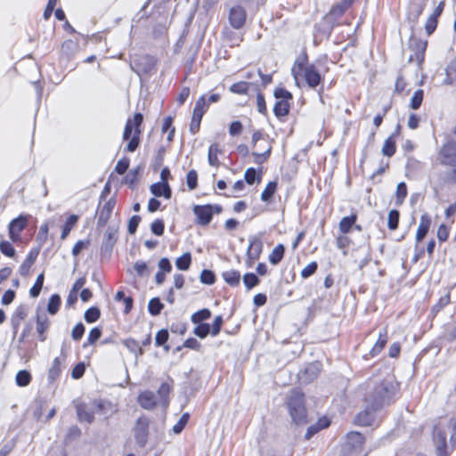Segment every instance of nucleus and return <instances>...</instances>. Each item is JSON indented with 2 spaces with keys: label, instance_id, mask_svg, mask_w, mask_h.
<instances>
[{
  "label": "nucleus",
  "instance_id": "27",
  "mask_svg": "<svg viewBox=\"0 0 456 456\" xmlns=\"http://www.w3.org/2000/svg\"><path fill=\"white\" fill-rule=\"evenodd\" d=\"M336 27L332 21L328 22L327 18L323 17L318 25H316V31L322 37L329 38L331 35L333 28Z\"/></svg>",
  "mask_w": 456,
  "mask_h": 456
},
{
  "label": "nucleus",
  "instance_id": "13",
  "mask_svg": "<svg viewBox=\"0 0 456 456\" xmlns=\"http://www.w3.org/2000/svg\"><path fill=\"white\" fill-rule=\"evenodd\" d=\"M148 428H149V419L148 418L142 416L140 417L137 421L134 428V438L136 444L143 447L148 439Z\"/></svg>",
  "mask_w": 456,
  "mask_h": 456
},
{
  "label": "nucleus",
  "instance_id": "4",
  "mask_svg": "<svg viewBox=\"0 0 456 456\" xmlns=\"http://www.w3.org/2000/svg\"><path fill=\"white\" fill-rule=\"evenodd\" d=\"M438 159L443 166L450 167L451 170L442 175L444 183H456V142L447 140L438 151Z\"/></svg>",
  "mask_w": 456,
  "mask_h": 456
},
{
  "label": "nucleus",
  "instance_id": "3",
  "mask_svg": "<svg viewBox=\"0 0 456 456\" xmlns=\"http://www.w3.org/2000/svg\"><path fill=\"white\" fill-rule=\"evenodd\" d=\"M286 405L293 424L304 426L309 422L305 397L299 389L294 388L289 392Z\"/></svg>",
  "mask_w": 456,
  "mask_h": 456
},
{
  "label": "nucleus",
  "instance_id": "15",
  "mask_svg": "<svg viewBox=\"0 0 456 456\" xmlns=\"http://www.w3.org/2000/svg\"><path fill=\"white\" fill-rule=\"evenodd\" d=\"M36 323L38 338L40 341L43 342L46 339V336L45 335V333L50 327V321L47 317L46 313L44 310H41L39 308L37 310Z\"/></svg>",
  "mask_w": 456,
  "mask_h": 456
},
{
  "label": "nucleus",
  "instance_id": "55",
  "mask_svg": "<svg viewBox=\"0 0 456 456\" xmlns=\"http://www.w3.org/2000/svg\"><path fill=\"white\" fill-rule=\"evenodd\" d=\"M423 97H424L423 90L422 89L416 90L411 99L410 107L412 110H418L422 103Z\"/></svg>",
  "mask_w": 456,
  "mask_h": 456
},
{
  "label": "nucleus",
  "instance_id": "31",
  "mask_svg": "<svg viewBox=\"0 0 456 456\" xmlns=\"http://www.w3.org/2000/svg\"><path fill=\"white\" fill-rule=\"evenodd\" d=\"M285 253V247L283 244H278L270 253L268 259L269 262L276 265H278L283 258Z\"/></svg>",
  "mask_w": 456,
  "mask_h": 456
},
{
  "label": "nucleus",
  "instance_id": "25",
  "mask_svg": "<svg viewBox=\"0 0 456 456\" xmlns=\"http://www.w3.org/2000/svg\"><path fill=\"white\" fill-rule=\"evenodd\" d=\"M387 343V329H383L379 331V338L375 345L370 351V354L374 357L378 355L384 348L386 344Z\"/></svg>",
  "mask_w": 456,
  "mask_h": 456
},
{
  "label": "nucleus",
  "instance_id": "33",
  "mask_svg": "<svg viewBox=\"0 0 456 456\" xmlns=\"http://www.w3.org/2000/svg\"><path fill=\"white\" fill-rule=\"evenodd\" d=\"M78 221V216L70 215L62 226L61 239L65 240Z\"/></svg>",
  "mask_w": 456,
  "mask_h": 456
},
{
  "label": "nucleus",
  "instance_id": "5",
  "mask_svg": "<svg viewBox=\"0 0 456 456\" xmlns=\"http://www.w3.org/2000/svg\"><path fill=\"white\" fill-rule=\"evenodd\" d=\"M142 114L138 112L134 115L133 118H128L126 123L123 133V140H129L126 147V151L128 152L135 151L140 144V126L142 123Z\"/></svg>",
  "mask_w": 456,
  "mask_h": 456
},
{
  "label": "nucleus",
  "instance_id": "10",
  "mask_svg": "<svg viewBox=\"0 0 456 456\" xmlns=\"http://www.w3.org/2000/svg\"><path fill=\"white\" fill-rule=\"evenodd\" d=\"M354 0H341L336 4L330 11L324 16L327 21H332L336 26L339 25V19L344 15L346 11L353 4Z\"/></svg>",
  "mask_w": 456,
  "mask_h": 456
},
{
  "label": "nucleus",
  "instance_id": "44",
  "mask_svg": "<svg viewBox=\"0 0 456 456\" xmlns=\"http://www.w3.org/2000/svg\"><path fill=\"white\" fill-rule=\"evenodd\" d=\"M243 283L247 289L250 290L260 283V280L256 273H247L243 276Z\"/></svg>",
  "mask_w": 456,
  "mask_h": 456
},
{
  "label": "nucleus",
  "instance_id": "30",
  "mask_svg": "<svg viewBox=\"0 0 456 456\" xmlns=\"http://www.w3.org/2000/svg\"><path fill=\"white\" fill-rule=\"evenodd\" d=\"M356 220V214H352L350 216H344L339 222V230L341 231V232L344 234L348 233L351 231L352 227L354 225Z\"/></svg>",
  "mask_w": 456,
  "mask_h": 456
},
{
  "label": "nucleus",
  "instance_id": "45",
  "mask_svg": "<svg viewBox=\"0 0 456 456\" xmlns=\"http://www.w3.org/2000/svg\"><path fill=\"white\" fill-rule=\"evenodd\" d=\"M395 140L392 137L387 138L382 147V154L387 157H392L395 153Z\"/></svg>",
  "mask_w": 456,
  "mask_h": 456
},
{
  "label": "nucleus",
  "instance_id": "6",
  "mask_svg": "<svg viewBox=\"0 0 456 456\" xmlns=\"http://www.w3.org/2000/svg\"><path fill=\"white\" fill-rule=\"evenodd\" d=\"M273 95L276 99L273 113L280 120H282L289 113V102L293 98L292 94L283 87H278L275 88Z\"/></svg>",
  "mask_w": 456,
  "mask_h": 456
},
{
  "label": "nucleus",
  "instance_id": "14",
  "mask_svg": "<svg viewBox=\"0 0 456 456\" xmlns=\"http://www.w3.org/2000/svg\"><path fill=\"white\" fill-rule=\"evenodd\" d=\"M426 6L425 0H411L408 8L407 18L413 28Z\"/></svg>",
  "mask_w": 456,
  "mask_h": 456
},
{
  "label": "nucleus",
  "instance_id": "39",
  "mask_svg": "<svg viewBox=\"0 0 456 456\" xmlns=\"http://www.w3.org/2000/svg\"><path fill=\"white\" fill-rule=\"evenodd\" d=\"M261 171L258 173L254 167H248L245 171L244 178L247 183L252 185L255 183H259L261 181Z\"/></svg>",
  "mask_w": 456,
  "mask_h": 456
},
{
  "label": "nucleus",
  "instance_id": "57",
  "mask_svg": "<svg viewBox=\"0 0 456 456\" xmlns=\"http://www.w3.org/2000/svg\"><path fill=\"white\" fill-rule=\"evenodd\" d=\"M209 105L207 102L206 95L200 96L195 103L193 111L197 113V110L200 111V114L204 116L205 112L208 110Z\"/></svg>",
  "mask_w": 456,
  "mask_h": 456
},
{
  "label": "nucleus",
  "instance_id": "16",
  "mask_svg": "<svg viewBox=\"0 0 456 456\" xmlns=\"http://www.w3.org/2000/svg\"><path fill=\"white\" fill-rule=\"evenodd\" d=\"M249 245L247 250L248 257L256 261L258 260L263 250V241L260 235H254L248 239Z\"/></svg>",
  "mask_w": 456,
  "mask_h": 456
},
{
  "label": "nucleus",
  "instance_id": "51",
  "mask_svg": "<svg viewBox=\"0 0 456 456\" xmlns=\"http://www.w3.org/2000/svg\"><path fill=\"white\" fill-rule=\"evenodd\" d=\"M400 213L396 209H392L388 213L387 226L390 230H396L399 224Z\"/></svg>",
  "mask_w": 456,
  "mask_h": 456
},
{
  "label": "nucleus",
  "instance_id": "59",
  "mask_svg": "<svg viewBox=\"0 0 456 456\" xmlns=\"http://www.w3.org/2000/svg\"><path fill=\"white\" fill-rule=\"evenodd\" d=\"M200 279L203 284L212 285L216 281V275L211 270L204 269L200 273Z\"/></svg>",
  "mask_w": 456,
  "mask_h": 456
},
{
  "label": "nucleus",
  "instance_id": "38",
  "mask_svg": "<svg viewBox=\"0 0 456 456\" xmlns=\"http://www.w3.org/2000/svg\"><path fill=\"white\" fill-rule=\"evenodd\" d=\"M277 190V182L271 181L267 183L266 187L261 193V200L264 202H268L273 197L275 191Z\"/></svg>",
  "mask_w": 456,
  "mask_h": 456
},
{
  "label": "nucleus",
  "instance_id": "17",
  "mask_svg": "<svg viewBox=\"0 0 456 456\" xmlns=\"http://www.w3.org/2000/svg\"><path fill=\"white\" fill-rule=\"evenodd\" d=\"M27 315H28V306L25 305H20L14 311V313L11 318V324H12L13 338L16 337L19 328H20V325L21 322L27 317Z\"/></svg>",
  "mask_w": 456,
  "mask_h": 456
},
{
  "label": "nucleus",
  "instance_id": "61",
  "mask_svg": "<svg viewBox=\"0 0 456 456\" xmlns=\"http://www.w3.org/2000/svg\"><path fill=\"white\" fill-rule=\"evenodd\" d=\"M102 336V330L98 327L93 328L87 337V342L83 345L86 347L88 345H94Z\"/></svg>",
  "mask_w": 456,
  "mask_h": 456
},
{
  "label": "nucleus",
  "instance_id": "21",
  "mask_svg": "<svg viewBox=\"0 0 456 456\" xmlns=\"http://www.w3.org/2000/svg\"><path fill=\"white\" fill-rule=\"evenodd\" d=\"M150 191L156 197H164L168 200L172 196V190L168 183H155L151 185Z\"/></svg>",
  "mask_w": 456,
  "mask_h": 456
},
{
  "label": "nucleus",
  "instance_id": "26",
  "mask_svg": "<svg viewBox=\"0 0 456 456\" xmlns=\"http://www.w3.org/2000/svg\"><path fill=\"white\" fill-rule=\"evenodd\" d=\"M222 277L231 287H237L240 283V273L237 270H227L223 272Z\"/></svg>",
  "mask_w": 456,
  "mask_h": 456
},
{
  "label": "nucleus",
  "instance_id": "52",
  "mask_svg": "<svg viewBox=\"0 0 456 456\" xmlns=\"http://www.w3.org/2000/svg\"><path fill=\"white\" fill-rule=\"evenodd\" d=\"M45 276L44 273H40L36 280L35 284L29 289V295L31 297H37L41 292L44 284Z\"/></svg>",
  "mask_w": 456,
  "mask_h": 456
},
{
  "label": "nucleus",
  "instance_id": "20",
  "mask_svg": "<svg viewBox=\"0 0 456 456\" xmlns=\"http://www.w3.org/2000/svg\"><path fill=\"white\" fill-rule=\"evenodd\" d=\"M431 224L430 216L425 213L420 216L419 224L416 232V242L419 243L428 234Z\"/></svg>",
  "mask_w": 456,
  "mask_h": 456
},
{
  "label": "nucleus",
  "instance_id": "22",
  "mask_svg": "<svg viewBox=\"0 0 456 456\" xmlns=\"http://www.w3.org/2000/svg\"><path fill=\"white\" fill-rule=\"evenodd\" d=\"M377 410H371L368 404H366V409L358 413L356 416L355 421L358 425L361 426H370L374 422V411Z\"/></svg>",
  "mask_w": 456,
  "mask_h": 456
},
{
  "label": "nucleus",
  "instance_id": "34",
  "mask_svg": "<svg viewBox=\"0 0 456 456\" xmlns=\"http://www.w3.org/2000/svg\"><path fill=\"white\" fill-rule=\"evenodd\" d=\"M169 338V333L167 329L159 330L155 337V345L157 346H163L166 351L170 349V346L167 344Z\"/></svg>",
  "mask_w": 456,
  "mask_h": 456
},
{
  "label": "nucleus",
  "instance_id": "62",
  "mask_svg": "<svg viewBox=\"0 0 456 456\" xmlns=\"http://www.w3.org/2000/svg\"><path fill=\"white\" fill-rule=\"evenodd\" d=\"M186 183L190 190H194L198 185V174L196 170L191 169L187 173Z\"/></svg>",
  "mask_w": 456,
  "mask_h": 456
},
{
  "label": "nucleus",
  "instance_id": "49",
  "mask_svg": "<svg viewBox=\"0 0 456 456\" xmlns=\"http://www.w3.org/2000/svg\"><path fill=\"white\" fill-rule=\"evenodd\" d=\"M101 316V311L96 306H92L88 308L84 314V318L86 322L93 323L95 322Z\"/></svg>",
  "mask_w": 456,
  "mask_h": 456
},
{
  "label": "nucleus",
  "instance_id": "37",
  "mask_svg": "<svg viewBox=\"0 0 456 456\" xmlns=\"http://www.w3.org/2000/svg\"><path fill=\"white\" fill-rule=\"evenodd\" d=\"M61 304V297L58 294H53L47 304V312L52 315L56 314L60 309Z\"/></svg>",
  "mask_w": 456,
  "mask_h": 456
},
{
  "label": "nucleus",
  "instance_id": "58",
  "mask_svg": "<svg viewBox=\"0 0 456 456\" xmlns=\"http://www.w3.org/2000/svg\"><path fill=\"white\" fill-rule=\"evenodd\" d=\"M395 196L396 203L402 204L407 196V185L404 182H401L397 184Z\"/></svg>",
  "mask_w": 456,
  "mask_h": 456
},
{
  "label": "nucleus",
  "instance_id": "11",
  "mask_svg": "<svg viewBox=\"0 0 456 456\" xmlns=\"http://www.w3.org/2000/svg\"><path fill=\"white\" fill-rule=\"evenodd\" d=\"M192 212L196 216V224L206 226L210 224L213 218L211 204L195 205Z\"/></svg>",
  "mask_w": 456,
  "mask_h": 456
},
{
  "label": "nucleus",
  "instance_id": "64",
  "mask_svg": "<svg viewBox=\"0 0 456 456\" xmlns=\"http://www.w3.org/2000/svg\"><path fill=\"white\" fill-rule=\"evenodd\" d=\"M0 250L4 255L9 257H12L15 255L14 247L7 240L0 242Z\"/></svg>",
  "mask_w": 456,
  "mask_h": 456
},
{
  "label": "nucleus",
  "instance_id": "7",
  "mask_svg": "<svg viewBox=\"0 0 456 456\" xmlns=\"http://www.w3.org/2000/svg\"><path fill=\"white\" fill-rule=\"evenodd\" d=\"M158 60L151 55L138 56L131 62L130 67L137 75H151L156 70Z\"/></svg>",
  "mask_w": 456,
  "mask_h": 456
},
{
  "label": "nucleus",
  "instance_id": "29",
  "mask_svg": "<svg viewBox=\"0 0 456 456\" xmlns=\"http://www.w3.org/2000/svg\"><path fill=\"white\" fill-rule=\"evenodd\" d=\"M222 153V150L218 143H212L208 148V160L210 166L218 167L220 162L218 154Z\"/></svg>",
  "mask_w": 456,
  "mask_h": 456
},
{
  "label": "nucleus",
  "instance_id": "42",
  "mask_svg": "<svg viewBox=\"0 0 456 456\" xmlns=\"http://www.w3.org/2000/svg\"><path fill=\"white\" fill-rule=\"evenodd\" d=\"M164 308V305L161 303L159 297H153L149 301L148 311L152 316L159 315Z\"/></svg>",
  "mask_w": 456,
  "mask_h": 456
},
{
  "label": "nucleus",
  "instance_id": "53",
  "mask_svg": "<svg viewBox=\"0 0 456 456\" xmlns=\"http://www.w3.org/2000/svg\"><path fill=\"white\" fill-rule=\"evenodd\" d=\"M202 118L203 116L200 114V111L197 110V113L193 111L190 124L191 134H195L199 132Z\"/></svg>",
  "mask_w": 456,
  "mask_h": 456
},
{
  "label": "nucleus",
  "instance_id": "12",
  "mask_svg": "<svg viewBox=\"0 0 456 456\" xmlns=\"http://www.w3.org/2000/svg\"><path fill=\"white\" fill-rule=\"evenodd\" d=\"M246 10L241 5H235L230 9L228 19L230 25L233 28H241L246 22Z\"/></svg>",
  "mask_w": 456,
  "mask_h": 456
},
{
  "label": "nucleus",
  "instance_id": "18",
  "mask_svg": "<svg viewBox=\"0 0 456 456\" xmlns=\"http://www.w3.org/2000/svg\"><path fill=\"white\" fill-rule=\"evenodd\" d=\"M116 200L115 199L111 198L110 199L102 208L98 214L97 218V226L98 227H103L107 224L108 221L110 220L113 208L115 207Z\"/></svg>",
  "mask_w": 456,
  "mask_h": 456
},
{
  "label": "nucleus",
  "instance_id": "41",
  "mask_svg": "<svg viewBox=\"0 0 456 456\" xmlns=\"http://www.w3.org/2000/svg\"><path fill=\"white\" fill-rule=\"evenodd\" d=\"M210 316H211L210 310L208 309V308H203L201 310H199V311L195 312L191 315V321L194 324H200V323H203L202 322L203 321H206V320L209 319Z\"/></svg>",
  "mask_w": 456,
  "mask_h": 456
},
{
  "label": "nucleus",
  "instance_id": "48",
  "mask_svg": "<svg viewBox=\"0 0 456 456\" xmlns=\"http://www.w3.org/2000/svg\"><path fill=\"white\" fill-rule=\"evenodd\" d=\"M250 85L252 84L246 81H240L232 84L230 86V91L236 94H247Z\"/></svg>",
  "mask_w": 456,
  "mask_h": 456
},
{
  "label": "nucleus",
  "instance_id": "50",
  "mask_svg": "<svg viewBox=\"0 0 456 456\" xmlns=\"http://www.w3.org/2000/svg\"><path fill=\"white\" fill-rule=\"evenodd\" d=\"M271 152H272V145L270 142H267V147L263 153H258V152L252 153V155L255 158L254 162L258 165L263 164L264 162H265L268 159V158L271 155Z\"/></svg>",
  "mask_w": 456,
  "mask_h": 456
},
{
  "label": "nucleus",
  "instance_id": "19",
  "mask_svg": "<svg viewBox=\"0 0 456 456\" xmlns=\"http://www.w3.org/2000/svg\"><path fill=\"white\" fill-rule=\"evenodd\" d=\"M138 403L145 410H152L157 405L156 396L151 391H143L138 395Z\"/></svg>",
  "mask_w": 456,
  "mask_h": 456
},
{
  "label": "nucleus",
  "instance_id": "54",
  "mask_svg": "<svg viewBox=\"0 0 456 456\" xmlns=\"http://www.w3.org/2000/svg\"><path fill=\"white\" fill-rule=\"evenodd\" d=\"M193 333L195 336L199 337L200 338H205L208 334L211 335L210 332V325L208 323H200L198 324L194 330Z\"/></svg>",
  "mask_w": 456,
  "mask_h": 456
},
{
  "label": "nucleus",
  "instance_id": "9",
  "mask_svg": "<svg viewBox=\"0 0 456 456\" xmlns=\"http://www.w3.org/2000/svg\"><path fill=\"white\" fill-rule=\"evenodd\" d=\"M29 218H31L30 215L20 214L10 222L8 231L9 237L12 241L15 242L20 240V233L28 225Z\"/></svg>",
  "mask_w": 456,
  "mask_h": 456
},
{
  "label": "nucleus",
  "instance_id": "32",
  "mask_svg": "<svg viewBox=\"0 0 456 456\" xmlns=\"http://www.w3.org/2000/svg\"><path fill=\"white\" fill-rule=\"evenodd\" d=\"M116 240V231L109 227L105 233V239L102 244V249L110 252Z\"/></svg>",
  "mask_w": 456,
  "mask_h": 456
},
{
  "label": "nucleus",
  "instance_id": "46",
  "mask_svg": "<svg viewBox=\"0 0 456 456\" xmlns=\"http://www.w3.org/2000/svg\"><path fill=\"white\" fill-rule=\"evenodd\" d=\"M39 254V249H32L28 254L25 261L20 266L21 273H24L36 261L37 256Z\"/></svg>",
  "mask_w": 456,
  "mask_h": 456
},
{
  "label": "nucleus",
  "instance_id": "8",
  "mask_svg": "<svg viewBox=\"0 0 456 456\" xmlns=\"http://www.w3.org/2000/svg\"><path fill=\"white\" fill-rule=\"evenodd\" d=\"M427 46V40H421L412 34L409 39V48L414 53V55H411L409 61H416L419 64H421L424 61Z\"/></svg>",
  "mask_w": 456,
  "mask_h": 456
},
{
  "label": "nucleus",
  "instance_id": "2",
  "mask_svg": "<svg viewBox=\"0 0 456 456\" xmlns=\"http://www.w3.org/2000/svg\"><path fill=\"white\" fill-rule=\"evenodd\" d=\"M291 75L297 87H300V81L303 80L309 88L315 89L324 80V76L316 64L308 62V56L305 52L295 60L291 68Z\"/></svg>",
  "mask_w": 456,
  "mask_h": 456
},
{
  "label": "nucleus",
  "instance_id": "56",
  "mask_svg": "<svg viewBox=\"0 0 456 456\" xmlns=\"http://www.w3.org/2000/svg\"><path fill=\"white\" fill-rule=\"evenodd\" d=\"M190 419V414L188 412H184L179 420L174 425L173 427V432L175 434H180L185 426L187 425Z\"/></svg>",
  "mask_w": 456,
  "mask_h": 456
},
{
  "label": "nucleus",
  "instance_id": "24",
  "mask_svg": "<svg viewBox=\"0 0 456 456\" xmlns=\"http://www.w3.org/2000/svg\"><path fill=\"white\" fill-rule=\"evenodd\" d=\"M77 415L80 422L93 423L94 420V411L89 410L86 403L77 405Z\"/></svg>",
  "mask_w": 456,
  "mask_h": 456
},
{
  "label": "nucleus",
  "instance_id": "35",
  "mask_svg": "<svg viewBox=\"0 0 456 456\" xmlns=\"http://www.w3.org/2000/svg\"><path fill=\"white\" fill-rule=\"evenodd\" d=\"M32 376L28 370H19L15 377V382L17 386L23 387L29 385L31 382Z\"/></svg>",
  "mask_w": 456,
  "mask_h": 456
},
{
  "label": "nucleus",
  "instance_id": "43",
  "mask_svg": "<svg viewBox=\"0 0 456 456\" xmlns=\"http://www.w3.org/2000/svg\"><path fill=\"white\" fill-rule=\"evenodd\" d=\"M123 344L131 353L134 354L136 357L143 354L142 346H140L135 339L126 338L123 341Z\"/></svg>",
  "mask_w": 456,
  "mask_h": 456
},
{
  "label": "nucleus",
  "instance_id": "40",
  "mask_svg": "<svg viewBox=\"0 0 456 456\" xmlns=\"http://www.w3.org/2000/svg\"><path fill=\"white\" fill-rule=\"evenodd\" d=\"M191 264V255L186 252L175 260V266L177 269L186 271L190 268Z\"/></svg>",
  "mask_w": 456,
  "mask_h": 456
},
{
  "label": "nucleus",
  "instance_id": "28",
  "mask_svg": "<svg viewBox=\"0 0 456 456\" xmlns=\"http://www.w3.org/2000/svg\"><path fill=\"white\" fill-rule=\"evenodd\" d=\"M65 360V356H63L62 360L60 357H56L53 359L51 368L48 370V379L50 382L57 379L61 372V362Z\"/></svg>",
  "mask_w": 456,
  "mask_h": 456
},
{
  "label": "nucleus",
  "instance_id": "47",
  "mask_svg": "<svg viewBox=\"0 0 456 456\" xmlns=\"http://www.w3.org/2000/svg\"><path fill=\"white\" fill-rule=\"evenodd\" d=\"M436 442V449L438 451L439 456H444L443 453L446 450V435L444 432L438 431L435 436Z\"/></svg>",
  "mask_w": 456,
  "mask_h": 456
},
{
  "label": "nucleus",
  "instance_id": "23",
  "mask_svg": "<svg viewBox=\"0 0 456 456\" xmlns=\"http://www.w3.org/2000/svg\"><path fill=\"white\" fill-rule=\"evenodd\" d=\"M364 442L363 436L356 431H353L347 434L346 446L351 450H357L360 448Z\"/></svg>",
  "mask_w": 456,
  "mask_h": 456
},
{
  "label": "nucleus",
  "instance_id": "1",
  "mask_svg": "<svg viewBox=\"0 0 456 456\" xmlns=\"http://www.w3.org/2000/svg\"><path fill=\"white\" fill-rule=\"evenodd\" d=\"M398 385L392 379H385L369 385L364 402L371 410H379L394 400Z\"/></svg>",
  "mask_w": 456,
  "mask_h": 456
},
{
  "label": "nucleus",
  "instance_id": "60",
  "mask_svg": "<svg viewBox=\"0 0 456 456\" xmlns=\"http://www.w3.org/2000/svg\"><path fill=\"white\" fill-rule=\"evenodd\" d=\"M450 303V294L447 293L444 297H441L438 302L434 305L431 308V313L436 314L440 312L444 306H446Z\"/></svg>",
  "mask_w": 456,
  "mask_h": 456
},
{
  "label": "nucleus",
  "instance_id": "63",
  "mask_svg": "<svg viewBox=\"0 0 456 456\" xmlns=\"http://www.w3.org/2000/svg\"><path fill=\"white\" fill-rule=\"evenodd\" d=\"M151 232L157 236H161L164 233L165 224L162 219H156L151 224Z\"/></svg>",
  "mask_w": 456,
  "mask_h": 456
},
{
  "label": "nucleus",
  "instance_id": "36",
  "mask_svg": "<svg viewBox=\"0 0 456 456\" xmlns=\"http://www.w3.org/2000/svg\"><path fill=\"white\" fill-rule=\"evenodd\" d=\"M171 389L172 386L167 382L162 383L158 389V395L160 398L161 404L164 406L168 404V395L170 394Z\"/></svg>",
  "mask_w": 456,
  "mask_h": 456
}]
</instances>
